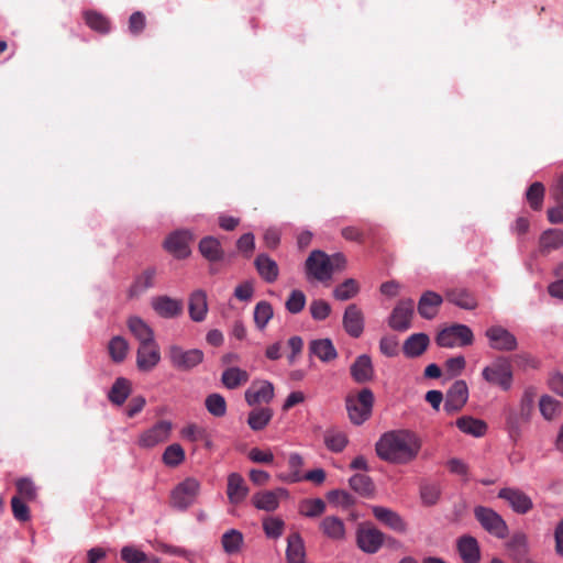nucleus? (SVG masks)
<instances>
[{
	"label": "nucleus",
	"instance_id": "nucleus-37",
	"mask_svg": "<svg viewBox=\"0 0 563 563\" xmlns=\"http://www.w3.org/2000/svg\"><path fill=\"white\" fill-rule=\"evenodd\" d=\"M199 252L209 262H219L224 256L220 241L213 236H205L201 239L199 242Z\"/></svg>",
	"mask_w": 563,
	"mask_h": 563
},
{
	"label": "nucleus",
	"instance_id": "nucleus-42",
	"mask_svg": "<svg viewBox=\"0 0 563 563\" xmlns=\"http://www.w3.org/2000/svg\"><path fill=\"white\" fill-rule=\"evenodd\" d=\"M273 411L269 408H256L249 413L247 423L254 431L263 430L272 420Z\"/></svg>",
	"mask_w": 563,
	"mask_h": 563
},
{
	"label": "nucleus",
	"instance_id": "nucleus-55",
	"mask_svg": "<svg viewBox=\"0 0 563 563\" xmlns=\"http://www.w3.org/2000/svg\"><path fill=\"white\" fill-rule=\"evenodd\" d=\"M545 188L542 183L536 181L530 185L526 192V198L529 206L533 210H540L542 208L544 199Z\"/></svg>",
	"mask_w": 563,
	"mask_h": 563
},
{
	"label": "nucleus",
	"instance_id": "nucleus-8",
	"mask_svg": "<svg viewBox=\"0 0 563 563\" xmlns=\"http://www.w3.org/2000/svg\"><path fill=\"white\" fill-rule=\"evenodd\" d=\"M200 490V483L192 478L188 477L184 482L179 483L170 496V504L174 508L179 510H185L189 506H191Z\"/></svg>",
	"mask_w": 563,
	"mask_h": 563
},
{
	"label": "nucleus",
	"instance_id": "nucleus-40",
	"mask_svg": "<svg viewBox=\"0 0 563 563\" xmlns=\"http://www.w3.org/2000/svg\"><path fill=\"white\" fill-rule=\"evenodd\" d=\"M131 393V383L123 377L115 379L109 391V400L117 406L124 404Z\"/></svg>",
	"mask_w": 563,
	"mask_h": 563
},
{
	"label": "nucleus",
	"instance_id": "nucleus-61",
	"mask_svg": "<svg viewBox=\"0 0 563 563\" xmlns=\"http://www.w3.org/2000/svg\"><path fill=\"white\" fill-rule=\"evenodd\" d=\"M11 508L14 518L19 521L25 522L30 519V509L26 506L24 499L20 497H12Z\"/></svg>",
	"mask_w": 563,
	"mask_h": 563
},
{
	"label": "nucleus",
	"instance_id": "nucleus-7",
	"mask_svg": "<svg viewBox=\"0 0 563 563\" xmlns=\"http://www.w3.org/2000/svg\"><path fill=\"white\" fill-rule=\"evenodd\" d=\"M474 516L482 528L488 533L498 539L507 537L508 526L503 517L494 509L484 506H476L474 508Z\"/></svg>",
	"mask_w": 563,
	"mask_h": 563
},
{
	"label": "nucleus",
	"instance_id": "nucleus-12",
	"mask_svg": "<svg viewBox=\"0 0 563 563\" xmlns=\"http://www.w3.org/2000/svg\"><path fill=\"white\" fill-rule=\"evenodd\" d=\"M172 430L173 423L170 421L161 420L140 434L137 444L144 449H152L166 442L170 437Z\"/></svg>",
	"mask_w": 563,
	"mask_h": 563
},
{
	"label": "nucleus",
	"instance_id": "nucleus-47",
	"mask_svg": "<svg viewBox=\"0 0 563 563\" xmlns=\"http://www.w3.org/2000/svg\"><path fill=\"white\" fill-rule=\"evenodd\" d=\"M327 505L321 498L303 499L299 505V512L308 518H316L325 511Z\"/></svg>",
	"mask_w": 563,
	"mask_h": 563
},
{
	"label": "nucleus",
	"instance_id": "nucleus-48",
	"mask_svg": "<svg viewBox=\"0 0 563 563\" xmlns=\"http://www.w3.org/2000/svg\"><path fill=\"white\" fill-rule=\"evenodd\" d=\"M273 316V307L268 301L262 300L256 303L254 309V322L260 330L266 328Z\"/></svg>",
	"mask_w": 563,
	"mask_h": 563
},
{
	"label": "nucleus",
	"instance_id": "nucleus-17",
	"mask_svg": "<svg viewBox=\"0 0 563 563\" xmlns=\"http://www.w3.org/2000/svg\"><path fill=\"white\" fill-rule=\"evenodd\" d=\"M192 235L189 231H176L164 242L165 249L177 258H185L190 254L189 242Z\"/></svg>",
	"mask_w": 563,
	"mask_h": 563
},
{
	"label": "nucleus",
	"instance_id": "nucleus-24",
	"mask_svg": "<svg viewBox=\"0 0 563 563\" xmlns=\"http://www.w3.org/2000/svg\"><path fill=\"white\" fill-rule=\"evenodd\" d=\"M442 302L441 295L431 290L424 291L418 301V313L423 319L432 320L438 314Z\"/></svg>",
	"mask_w": 563,
	"mask_h": 563
},
{
	"label": "nucleus",
	"instance_id": "nucleus-64",
	"mask_svg": "<svg viewBox=\"0 0 563 563\" xmlns=\"http://www.w3.org/2000/svg\"><path fill=\"white\" fill-rule=\"evenodd\" d=\"M380 352L388 356H396L398 353V341L395 336H384L379 342Z\"/></svg>",
	"mask_w": 563,
	"mask_h": 563
},
{
	"label": "nucleus",
	"instance_id": "nucleus-62",
	"mask_svg": "<svg viewBox=\"0 0 563 563\" xmlns=\"http://www.w3.org/2000/svg\"><path fill=\"white\" fill-rule=\"evenodd\" d=\"M330 312V305L322 299L313 300L310 303V313L314 320H324L329 317Z\"/></svg>",
	"mask_w": 563,
	"mask_h": 563
},
{
	"label": "nucleus",
	"instance_id": "nucleus-18",
	"mask_svg": "<svg viewBox=\"0 0 563 563\" xmlns=\"http://www.w3.org/2000/svg\"><path fill=\"white\" fill-rule=\"evenodd\" d=\"M161 361V352L157 343L140 344L136 353V365L142 372L152 371Z\"/></svg>",
	"mask_w": 563,
	"mask_h": 563
},
{
	"label": "nucleus",
	"instance_id": "nucleus-32",
	"mask_svg": "<svg viewBox=\"0 0 563 563\" xmlns=\"http://www.w3.org/2000/svg\"><path fill=\"white\" fill-rule=\"evenodd\" d=\"M254 265L258 275L266 283H274L277 280L279 275V268L277 263L271 258L267 254L261 253L256 256Z\"/></svg>",
	"mask_w": 563,
	"mask_h": 563
},
{
	"label": "nucleus",
	"instance_id": "nucleus-3",
	"mask_svg": "<svg viewBox=\"0 0 563 563\" xmlns=\"http://www.w3.org/2000/svg\"><path fill=\"white\" fill-rule=\"evenodd\" d=\"M374 394L369 388H363L357 394L347 395L345 407L350 421L355 426L363 424L372 416Z\"/></svg>",
	"mask_w": 563,
	"mask_h": 563
},
{
	"label": "nucleus",
	"instance_id": "nucleus-41",
	"mask_svg": "<svg viewBox=\"0 0 563 563\" xmlns=\"http://www.w3.org/2000/svg\"><path fill=\"white\" fill-rule=\"evenodd\" d=\"M563 245V230L548 229L540 236V249L542 252L558 250Z\"/></svg>",
	"mask_w": 563,
	"mask_h": 563
},
{
	"label": "nucleus",
	"instance_id": "nucleus-27",
	"mask_svg": "<svg viewBox=\"0 0 563 563\" xmlns=\"http://www.w3.org/2000/svg\"><path fill=\"white\" fill-rule=\"evenodd\" d=\"M372 512L378 521L390 529L397 532H405L407 530L406 522L396 511L382 506H373Z\"/></svg>",
	"mask_w": 563,
	"mask_h": 563
},
{
	"label": "nucleus",
	"instance_id": "nucleus-50",
	"mask_svg": "<svg viewBox=\"0 0 563 563\" xmlns=\"http://www.w3.org/2000/svg\"><path fill=\"white\" fill-rule=\"evenodd\" d=\"M108 350L112 361L115 363H120L126 356L129 344L124 338L117 335L110 340Z\"/></svg>",
	"mask_w": 563,
	"mask_h": 563
},
{
	"label": "nucleus",
	"instance_id": "nucleus-4",
	"mask_svg": "<svg viewBox=\"0 0 563 563\" xmlns=\"http://www.w3.org/2000/svg\"><path fill=\"white\" fill-rule=\"evenodd\" d=\"M439 346L445 349L462 347L472 345L474 334L470 327L461 323H453L442 329L435 336Z\"/></svg>",
	"mask_w": 563,
	"mask_h": 563
},
{
	"label": "nucleus",
	"instance_id": "nucleus-53",
	"mask_svg": "<svg viewBox=\"0 0 563 563\" xmlns=\"http://www.w3.org/2000/svg\"><path fill=\"white\" fill-rule=\"evenodd\" d=\"M303 465V459L298 453H291L288 459V466L290 473L287 476H279L283 481L288 483H298L302 481L300 468Z\"/></svg>",
	"mask_w": 563,
	"mask_h": 563
},
{
	"label": "nucleus",
	"instance_id": "nucleus-21",
	"mask_svg": "<svg viewBox=\"0 0 563 563\" xmlns=\"http://www.w3.org/2000/svg\"><path fill=\"white\" fill-rule=\"evenodd\" d=\"M343 328L352 338H358L364 331V316L354 303L349 305L343 314Z\"/></svg>",
	"mask_w": 563,
	"mask_h": 563
},
{
	"label": "nucleus",
	"instance_id": "nucleus-26",
	"mask_svg": "<svg viewBox=\"0 0 563 563\" xmlns=\"http://www.w3.org/2000/svg\"><path fill=\"white\" fill-rule=\"evenodd\" d=\"M319 529L324 537L333 541H343L346 536L345 523L336 516H327L320 523Z\"/></svg>",
	"mask_w": 563,
	"mask_h": 563
},
{
	"label": "nucleus",
	"instance_id": "nucleus-5",
	"mask_svg": "<svg viewBox=\"0 0 563 563\" xmlns=\"http://www.w3.org/2000/svg\"><path fill=\"white\" fill-rule=\"evenodd\" d=\"M483 378L504 390L510 389L512 385V367L508 358L498 356L490 365L482 372Z\"/></svg>",
	"mask_w": 563,
	"mask_h": 563
},
{
	"label": "nucleus",
	"instance_id": "nucleus-54",
	"mask_svg": "<svg viewBox=\"0 0 563 563\" xmlns=\"http://www.w3.org/2000/svg\"><path fill=\"white\" fill-rule=\"evenodd\" d=\"M162 460L167 466H178L185 460V451L178 443L170 444L165 449Z\"/></svg>",
	"mask_w": 563,
	"mask_h": 563
},
{
	"label": "nucleus",
	"instance_id": "nucleus-25",
	"mask_svg": "<svg viewBox=\"0 0 563 563\" xmlns=\"http://www.w3.org/2000/svg\"><path fill=\"white\" fill-rule=\"evenodd\" d=\"M352 378L358 383L364 384L374 378V367L372 360L367 354H362L356 357L350 367Z\"/></svg>",
	"mask_w": 563,
	"mask_h": 563
},
{
	"label": "nucleus",
	"instance_id": "nucleus-29",
	"mask_svg": "<svg viewBox=\"0 0 563 563\" xmlns=\"http://www.w3.org/2000/svg\"><path fill=\"white\" fill-rule=\"evenodd\" d=\"M457 551L464 563H479L481 550L477 540L472 536H462L457 540Z\"/></svg>",
	"mask_w": 563,
	"mask_h": 563
},
{
	"label": "nucleus",
	"instance_id": "nucleus-51",
	"mask_svg": "<svg viewBox=\"0 0 563 563\" xmlns=\"http://www.w3.org/2000/svg\"><path fill=\"white\" fill-rule=\"evenodd\" d=\"M15 487L18 495L15 497H20L25 501H33L37 497V488L34 482L29 477H21L16 479Z\"/></svg>",
	"mask_w": 563,
	"mask_h": 563
},
{
	"label": "nucleus",
	"instance_id": "nucleus-36",
	"mask_svg": "<svg viewBox=\"0 0 563 563\" xmlns=\"http://www.w3.org/2000/svg\"><path fill=\"white\" fill-rule=\"evenodd\" d=\"M507 549L515 561H526L529 552L527 536L522 532L514 533L507 542Z\"/></svg>",
	"mask_w": 563,
	"mask_h": 563
},
{
	"label": "nucleus",
	"instance_id": "nucleus-11",
	"mask_svg": "<svg viewBox=\"0 0 563 563\" xmlns=\"http://www.w3.org/2000/svg\"><path fill=\"white\" fill-rule=\"evenodd\" d=\"M385 541V534L373 526L361 525L356 531V544L365 553L378 552Z\"/></svg>",
	"mask_w": 563,
	"mask_h": 563
},
{
	"label": "nucleus",
	"instance_id": "nucleus-60",
	"mask_svg": "<svg viewBox=\"0 0 563 563\" xmlns=\"http://www.w3.org/2000/svg\"><path fill=\"white\" fill-rule=\"evenodd\" d=\"M263 529L268 538H279L284 531V521L279 518H267L263 522Z\"/></svg>",
	"mask_w": 563,
	"mask_h": 563
},
{
	"label": "nucleus",
	"instance_id": "nucleus-38",
	"mask_svg": "<svg viewBox=\"0 0 563 563\" xmlns=\"http://www.w3.org/2000/svg\"><path fill=\"white\" fill-rule=\"evenodd\" d=\"M456 427L464 433L473 437H483L487 431V424L481 419L464 416L456 420Z\"/></svg>",
	"mask_w": 563,
	"mask_h": 563
},
{
	"label": "nucleus",
	"instance_id": "nucleus-16",
	"mask_svg": "<svg viewBox=\"0 0 563 563\" xmlns=\"http://www.w3.org/2000/svg\"><path fill=\"white\" fill-rule=\"evenodd\" d=\"M274 398V386L268 380H254L245 391V400L250 406L268 404Z\"/></svg>",
	"mask_w": 563,
	"mask_h": 563
},
{
	"label": "nucleus",
	"instance_id": "nucleus-63",
	"mask_svg": "<svg viewBox=\"0 0 563 563\" xmlns=\"http://www.w3.org/2000/svg\"><path fill=\"white\" fill-rule=\"evenodd\" d=\"M558 279L548 287L550 296L563 300V263L555 271Z\"/></svg>",
	"mask_w": 563,
	"mask_h": 563
},
{
	"label": "nucleus",
	"instance_id": "nucleus-43",
	"mask_svg": "<svg viewBox=\"0 0 563 563\" xmlns=\"http://www.w3.org/2000/svg\"><path fill=\"white\" fill-rule=\"evenodd\" d=\"M244 538L242 532L236 529H230L223 533L221 544L225 553L234 554L241 550Z\"/></svg>",
	"mask_w": 563,
	"mask_h": 563
},
{
	"label": "nucleus",
	"instance_id": "nucleus-56",
	"mask_svg": "<svg viewBox=\"0 0 563 563\" xmlns=\"http://www.w3.org/2000/svg\"><path fill=\"white\" fill-rule=\"evenodd\" d=\"M540 412L547 420L554 419L561 411V402L551 396H542L539 401Z\"/></svg>",
	"mask_w": 563,
	"mask_h": 563
},
{
	"label": "nucleus",
	"instance_id": "nucleus-45",
	"mask_svg": "<svg viewBox=\"0 0 563 563\" xmlns=\"http://www.w3.org/2000/svg\"><path fill=\"white\" fill-rule=\"evenodd\" d=\"M350 487L362 496H371L375 486L372 478L365 474H355L349 481Z\"/></svg>",
	"mask_w": 563,
	"mask_h": 563
},
{
	"label": "nucleus",
	"instance_id": "nucleus-2",
	"mask_svg": "<svg viewBox=\"0 0 563 563\" xmlns=\"http://www.w3.org/2000/svg\"><path fill=\"white\" fill-rule=\"evenodd\" d=\"M534 389L527 388L518 407H507L504 410L505 430L515 443L521 438L523 427L530 422L534 408Z\"/></svg>",
	"mask_w": 563,
	"mask_h": 563
},
{
	"label": "nucleus",
	"instance_id": "nucleus-30",
	"mask_svg": "<svg viewBox=\"0 0 563 563\" xmlns=\"http://www.w3.org/2000/svg\"><path fill=\"white\" fill-rule=\"evenodd\" d=\"M286 561L287 563H306L305 542L298 532H292L287 538Z\"/></svg>",
	"mask_w": 563,
	"mask_h": 563
},
{
	"label": "nucleus",
	"instance_id": "nucleus-15",
	"mask_svg": "<svg viewBox=\"0 0 563 563\" xmlns=\"http://www.w3.org/2000/svg\"><path fill=\"white\" fill-rule=\"evenodd\" d=\"M152 309L162 318L174 319L184 311V302L166 295L153 297L151 300Z\"/></svg>",
	"mask_w": 563,
	"mask_h": 563
},
{
	"label": "nucleus",
	"instance_id": "nucleus-46",
	"mask_svg": "<svg viewBox=\"0 0 563 563\" xmlns=\"http://www.w3.org/2000/svg\"><path fill=\"white\" fill-rule=\"evenodd\" d=\"M360 291V285L354 278H347L333 290V297L338 300L345 301L355 297Z\"/></svg>",
	"mask_w": 563,
	"mask_h": 563
},
{
	"label": "nucleus",
	"instance_id": "nucleus-9",
	"mask_svg": "<svg viewBox=\"0 0 563 563\" xmlns=\"http://www.w3.org/2000/svg\"><path fill=\"white\" fill-rule=\"evenodd\" d=\"M331 260L328 254L322 251L314 250L306 260V272L309 276L319 282L328 280L332 277Z\"/></svg>",
	"mask_w": 563,
	"mask_h": 563
},
{
	"label": "nucleus",
	"instance_id": "nucleus-23",
	"mask_svg": "<svg viewBox=\"0 0 563 563\" xmlns=\"http://www.w3.org/2000/svg\"><path fill=\"white\" fill-rule=\"evenodd\" d=\"M157 271L155 267H146L134 278L128 290L129 298H137L155 286Z\"/></svg>",
	"mask_w": 563,
	"mask_h": 563
},
{
	"label": "nucleus",
	"instance_id": "nucleus-34",
	"mask_svg": "<svg viewBox=\"0 0 563 563\" xmlns=\"http://www.w3.org/2000/svg\"><path fill=\"white\" fill-rule=\"evenodd\" d=\"M128 328L140 344H147L155 341L153 329L137 316L128 319Z\"/></svg>",
	"mask_w": 563,
	"mask_h": 563
},
{
	"label": "nucleus",
	"instance_id": "nucleus-10",
	"mask_svg": "<svg viewBox=\"0 0 563 563\" xmlns=\"http://www.w3.org/2000/svg\"><path fill=\"white\" fill-rule=\"evenodd\" d=\"M490 349L499 352H511L518 346L516 336L501 325H492L485 331Z\"/></svg>",
	"mask_w": 563,
	"mask_h": 563
},
{
	"label": "nucleus",
	"instance_id": "nucleus-19",
	"mask_svg": "<svg viewBox=\"0 0 563 563\" xmlns=\"http://www.w3.org/2000/svg\"><path fill=\"white\" fill-rule=\"evenodd\" d=\"M468 398V388L464 380H456L448 390L444 409L456 412L462 409Z\"/></svg>",
	"mask_w": 563,
	"mask_h": 563
},
{
	"label": "nucleus",
	"instance_id": "nucleus-35",
	"mask_svg": "<svg viewBox=\"0 0 563 563\" xmlns=\"http://www.w3.org/2000/svg\"><path fill=\"white\" fill-rule=\"evenodd\" d=\"M310 354L317 356L321 362H331L338 357L336 349L330 339H317L309 343Z\"/></svg>",
	"mask_w": 563,
	"mask_h": 563
},
{
	"label": "nucleus",
	"instance_id": "nucleus-28",
	"mask_svg": "<svg viewBox=\"0 0 563 563\" xmlns=\"http://www.w3.org/2000/svg\"><path fill=\"white\" fill-rule=\"evenodd\" d=\"M189 317L195 322H202L208 313V301L206 291L198 289L191 292L188 301Z\"/></svg>",
	"mask_w": 563,
	"mask_h": 563
},
{
	"label": "nucleus",
	"instance_id": "nucleus-33",
	"mask_svg": "<svg viewBox=\"0 0 563 563\" xmlns=\"http://www.w3.org/2000/svg\"><path fill=\"white\" fill-rule=\"evenodd\" d=\"M445 299L461 309L474 310L477 307L475 296L464 288H452L445 291Z\"/></svg>",
	"mask_w": 563,
	"mask_h": 563
},
{
	"label": "nucleus",
	"instance_id": "nucleus-49",
	"mask_svg": "<svg viewBox=\"0 0 563 563\" xmlns=\"http://www.w3.org/2000/svg\"><path fill=\"white\" fill-rule=\"evenodd\" d=\"M205 406L208 412L214 417L221 418L227 413V401L220 394L213 393L207 396Z\"/></svg>",
	"mask_w": 563,
	"mask_h": 563
},
{
	"label": "nucleus",
	"instance_id": "nucleus-1",
	"mask_svg": "<svg viewBox=\"0 0 563 563\" xmlns=\"http://www.w3.org/2000/svg\"><path fill=\"white\" fill-rule=\"evenodd\" d=\"M422 446L419 435L409 430H395L384 433L376 442V454L383 461L394 464H408L417 459Z\"/></svg>",
	"mask_w": 563,
	"mask_h": 563
},
{
	"label": "nucleus",
	"instance_id": "nucleus-44",
	"mask_svg": "<svg viewBox=\"0 0 563 563\" xmlns=\"http://www.w3.org/2000/svg\"><path fill=\"white\" fill-rule=\"evenodd\" d=\"M84 18H85L87 25L91 30L97 31L102 34H106L110 31L111 23H110V20L106 15H103L97 11L89 10L84 13Z\"/></svg>",
	"mask_w": 563,
	"mask_h": 563
},
{
	"label": "nucleus",
	"instance_id": "nucleus-39",
	"mask_svg": "<svg viewBox=\"0 0 563 563\" xmlns=\"http://www.w3.org/2000/svg\"><path fill=\"white\" fill-rule=\"evenodd\" d=\"M250 375L239 367H229L221 375V383L228 389H235L249 382Z\"/></svg>",
	"mask_w": 563,
	"mask_h": 563
},
{
	"label": "nucleus",
	"instance_id": "nucleus-20",
	"mask_svg": "<svg viewBox=\"0 0 563 563\" xmlns=\"http://www.w3.org/2000/svg\"><path fill=\"white\" fill-rule=\"evenodd\" d=\"M288 492L285 488H277L275 490L258 492L252 497V503L255 508L265 511H274L279 506V499L287 497Z\"/></svg>",
	"mask_w": 563,
	"mask_h": 563
},
{
	"label": "nucleus",
	"instance_id": "nucleus-31",
	"mask_svg": "<svg viewBox=\"0 0 563 563\" xmlns=\"http://www.w3.org/2000/svg\"><path fill=\"white\" fill-rule=\"evenodd\" d=\"M430 344V339L426 333H413L408 336L402 345L404 354L409 358L422 355Z\"/></svg>",
	"mask_w": 563,
	"mask_h": 563
},
{
	"label": "nucleus",
	"instance_id": "nucleus-13",
	"mask_svg": "<svg viewBox=\"0 0 563 563\" xmlns=\"http://www.w3.org/2000/svg\"><path fill=\"white\" fill-rule=\"evenodd\" d=\"M413 312L415 302L412 299L400 300L388 318V325L395 331H407L411 327Z\"/></svg>",
	"mask_w": 563,
	"mask_h": 563
},
{
	"label": "nucleus",
	"instance_id": "nucleus-58",
	"mask_svg": "<svg viewBox=\"0 0 563 563\" xmlns=\"http://www.w3.org/2000/svg\"><path fill=\"white\" fill-rule=\"evenodd\" d=\"M305 305L306 296L301 290L298 289L290 292L285 303L286 309L294 314L299 313L305 308Z\"/></svg>",
	"mask_w": 563,
	"mask_h": 563
},
{
	"label": "nucleus",
	"instance_id": "nucleus-22",
	"mask_svg": "<svg viewBox=\"0 0 563 563\" xmlns=\"http://www.w3.org/2000/svg\"><path fill=\"white\" fill-rule=\"evenodd\" d=\"M250 493L245 479L239 473L228 475L227 496L232 505H239L245 500Z\"/></svg>",
	"mask_w": 563,
	"mask_h": 563
},
{
	"label": "nucleus",
	"instance_id": "nucleus-59",
	"mask_svg": "<svg viewBox=\"0 0 563 563\" xmlns=\"http://www.w3.org/2000/svg\"><path fill=\"white\" fill-rule=\"evenodd\" d=\"M121 559L125 563H145L147 562V555L132 545H126L121 549Z\"/></svg>",
	"mask_w": 563,
	"mask_h": 563
},
{
	"label": "nucleus",
	"instance_id": "nucleus-57",
	"mask_svg": "<svg viewBox=\"0 0 563 563\" xmlns=\"http://www.w3.org/2000/svg\"><path fill=\"white\" fill-rule=\"evenodd\" d=\"M441 489L437 484H423L420 487V497L424 505H435L440 498Z\"/></svg>",
	"mask_w": 563,
	"mask_h": 563
},
{
	"label": "nucleus",
	"instance_id": "nucleus-6",
	"mask_svg": "<svg viewBox=\"0 0 563 563\" xmlns=\"http://www.w3.org/2000/svg\"><path fill=\"white\" fill-rule=\"evenodd\" d=\"M203 352L199 349L185 350L179 345H170L167 350V358L170 365L183 372H188L203 361Z\"/></svg>",
	"mask_w": 563,
	"mask_h": 563
},
{
	"label": "nucleus",
	"instance_id": "nucleus-52",
	"mask_svg": "<svg viewBox=\"0 0 563 563\" xmlns=\"http://www.w3.org/2000/svg\"><path fill=\"white\" fill-rule=\"evenodd\" d=\"M347 437L344 432L328 430L324 434V443L332 452H342L347 445Z\"/></svg>",
	"mask_w": 563,
	"mask_h": 563
},
{
	"label": "nucleus",
	"instance_id": "nucleus-14",
	"mask_svg": "<svg viewBox=\"0 0 563 563\" xmlns=\"http://www.w3.org/2000/svg\"><path fill=\"white\" fill-rule=\"evenodd\" d=\"M498 498L506 500L511 509L519 515H526L533 508L532 499L518 488H501Z\"/></svg>",
	"mask_w": 563,
	"mask_h": 563
}]
</instances>
